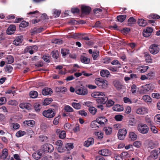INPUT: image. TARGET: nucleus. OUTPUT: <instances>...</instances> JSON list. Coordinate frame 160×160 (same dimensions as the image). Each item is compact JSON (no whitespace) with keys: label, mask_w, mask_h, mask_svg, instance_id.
<instances>
[{"label":"nucleus","mask_w":160,"mask_h":160,"mask_svg":"<svg viewBox=\"0 0 160 160\" xmlns=\"http://www.w3.org/2000/svg\"><path fill=\"white\" fill-rule=\"evenodd\" d=\"M8 153V150L6 148L3 149L2 151V154L1 156V158L4 160H8V158L7 157Z\"/></svg>","instance_id":"nucleus-18"},{"label":"nucleus","mask_w":160,"mask_h":160,"mask_svg":"<svg viewBox=\"0 0 160 160\" xmlns=\"http://www.w3.org/2000/svg\"><path fill=\"white\" fill-rule=\"evenodd\" d=\"M88 52L90 54H91L93 59L94 60H97L99 59L100 57V52L98 50H94L92 51V49L88 50Z\"/></svg>","instance_id":"nucleus-4"},{"label":"nucleus","mask_w":160,"mask_h":160,"mask_svg":"<svg viewBox=\"0 0 160 160\" xmlns=\"http://www.w3.org/2000/svg\"><path fill=\"white\" fill-rule=\"evenodd\" d=\"M108 85V81L106 80H103L102 83V85L101 88H106L107 87Z\"/></svg>","instance_id":"nucleus-61"},{"label":"nucleus","mask_w":160,"mask_h":160,"mask_svg":"<svg viewBox=\"0 0 160 160\" xmlns=\"http://www.w3.org/2000/svg\"><path fill=\"white\" fill-rule=\"evenodd\" d=\"M133 145L136 147L139 148L141 146V142L140 141H136L133 143Z\"/></svg>","instance_id":"nucleus-60"},{"label":"nucleus","mask_w":160,"mask_h":160,"mask_svg":"<svg viewBox=\"0 0 160 160\" xmlns=\"http://www.w3.org/2000/svg\"><path fill=\"white\" fill-rule=\"evenodd\" d=\"M103 130L107 135L111 134L112 132V128L110 127H105L104 128Z\"/></svg>","instance_id":"nucleus-30"},{"label":"nucleus","mask_w":160,"mask_h":160,"mask_svg":"<svg viewBox=\"0 0 160 160\" xmlns=\"http://www.w3.org/2000/svg\"><path fill=\"white\" fill-rule=\"evenodd\" d=\"M75 92L78 94L84 95L87 94L88 91L86 88L82 87L77 88L75 90Z\"/></svg>","instance_id":"nucleus-6"},{"label":"nucleus","mask_w":160,"mask_h":160,"mask_svg":"<svg viewBox=\"0 0 160 160\" xmlns=\"http://www.w3.org/2000/svg\"><path fill=\"white\" fill-rule=\"evenodd\" d=\"M137 128L139 132L142 134H146L149 131L148 126L142 123L138 124Z\"/></svg>","instance_id":"nucleus-1"},{"label":"nucleus","mask_w":160,"mask_h":160,"mask_svg":"<svg viewBox=\"0 0 160 160\" xmlns=\"http://www.w3.org/2000/svg\"><path fill=\"white\" fill-rule=\"evenodd\" d=\"M113 84L118 90L123 89V86L119 81L115 80L113 81Z\"/></svg>","instance_id":"nucleus-17"},{"label":"nucleus","mask_w":160,"mask_h":160,"mask_svg":"<svg viewBox=\"0 0 160 160\" xmlns=\"http://www.w3.org/2000/svg\"><path fill=\"white\" fill-rule=\"evenodd\" d=\"M126 15H120L118 16L117 17V20L119 22H123L126 18Z\"/></svg>","instance_id":"nucleus-32"},{"label":"nucleus","mask_w":160,"mask_h":160,"mask_svg":"<svg viewBox=\"0 0 160 160\" xmlns=\"http://www.w3.org/2000/svg\"><path fill=\"white\" fill-rule=\"evenodd\" d=\"M72 105L74 108L76 109H80L81 108V104L79 102H73L72 103Z\"/></svg>","instance_id":"nucleus-36"},{"label":"nucleus","mask_w":160,"mask_h":160,"mask_svg":"<svg viewBox=\"0 0 160 160\" xmlns=\"http://www.w3.org/2000/svg\"><path fill=\"white\" fill-rule=\"evenodd\" d=\"M96 121H98L101 126L104 125L105 123L108 121V120L104 116H101L98 117L96 119Z\"/></svg>","instance_id":"nucleus-14"},{"label":"nucleus","mask_w":160,"mask_h":160,"mask_svg":"<svg viewBox=\"0 0 160 160\" xmlns=\"http://www.w3.org/2000/svg\"><path fill=\"white\" fill-rule=\"evenodd\" d=\"M129 137L132 140H135L137 138L136 134L134 132H132L129 133Z\"/></svg>","instance_id":"nucleus-39"},{"label":"nucleus","mask_w":160,"mask_h":160,"mask_svg":"<svg viewBox=\"0 0 160 160\" xmlns=\"http://www.w3.org/2000/svg\"><path fill=\"white\" fill-rule=\"evenodd\" d=\"M127 133V132L126 129L123 128L119 129L118 134V138L120 140L123 139L125 138Z\"/></svg>","instance_id":"nucleus-8"},{"label":"nucleus","mask_w":160,"mask_h":160,"mask_svg":"<svg viewBox=\"0 0 160 160\" xmlns=\"http://www.w3.org/2000/svg\"><path fill=\"white\" fill-rule=\"evenodd\" d=\"M139 71L141 73H143L146 72L149 68V67L146 66H142L140 67Z\"/></svg>","instance_id":"nucleus-44"},{"label":"nucleus","mask_w":160,"mask_h":160,"mask_svg":"<svg viewBox=\"0 0 160 160\" xmlns=\"http://www.w3.org/2000/svg\"><path fill=\"white\" fill-rule=\"evenodd\" d=\"M53 13L55 18L58 17L60 15L61 13V11L56 9H54L53 10Z\"/></svg>","instance_id":"nucleus-54"},{"label":"nucleus","mask_w":160,"mask_h":160,"mask_svg":"<svg viewBox=\"0 0 160 160\" xmlns=\"http://www.w3.org/2000/svg\"><path fill=\"white\" fill-rule=\"evenodd\" d=\"M19 43H22L23 41V36H19L17 37L15 39Z\"/></svg>","instance_id":"nucleus-56"},{"label":"nucleus","mask_w":160,"mask_h":160,"mask_svg":"<svg viewBox=\"0 0 160 160\" xmlns=\"http://www.w3.org/2000/svg\"><path fill=\"white\" fill-rule=\"evenodd\" d=\"M38 95V92L35 91H31L29 93L30 97L32 98H36Z\"/></svg>","instance_id":"nucleus-31"},{"label":"nucleus","mask_w":160,"mask_h":160,"mask_svg":"<svg viewBox=\"0 0 160 160\" xmlns=\"http://www.w3.org/2000/svg\"><path fill=\"white\" fill-rule=\"evenodd\" d=\"M42 114L45 117L50 118L55 116V113L52 109H49L48 110L44 111L42 112Z\"/></svg>","instance_id":"nucleus-3"},{"label":"nucleus","mask_w":160,"mask_h":160,"mask_svg":"<svg viewBox=\"0 0 160 160\" xmlns=\"http://www.w3.org/2000/svg\"><path fill=\"white\" fill-rule=\"evenodd\" d=\"M82 34L80 33H75L73 34L72 36L71 37L74 38L76 39V38H81L82 37Z\"/></svg>","instance_id":"nucleus-46"},{"label":"nucleus","mask_w":160,"mask_h":160,"mask_svg":"<svg viewBox=\"0 0 160 160\" xmlns=\"http://www.w3.org/2000/svg\"><path fill=\"white\" fill-rule=\"evenodd\" d=\"M153 90V88L150 84H146L143 87L142 90V92L144 94L147 93L150 91Z\"/></svg>","instance_id":"nucleus-12"},{"label":"nucleus","mask_w":160,"mask_h":160,"mask_svg":"<svg viewBox=\"0 0 160 160\" xmlns=\"http://www.w3.org/2000/svg\"><path fill=\"white\" fill-rule=\"evenodd\" d=\"M136 20L133 17L130 18L128 20L127 25L129 26L132 27L136 23Z\"/></svg>","instance_id":"nucleus-22"},{"label":"nucleus","mask_w":160,"mask_h":160,"mask_svg":"<svg viewBox=\"0 0 160 160\" xmlns=\"http://www.w3.org/2000/svg\"><path fill=\"white\" fill-rule=\"evenodd\" d=\"M39 138H40V140L42 142H47L46 140L47 139V137L45 136L41 135L39 136Z\"/></svg>","instance_id":"nucleus-58"},{"label":"nucleus","mask_w":160,"mask_h":160,"mask_svg":"<svg viewBox=\"0 0 160 160\" xmlns=\"http://www.w3.org/2000/svg\"><path fill=\"white\" fill-rule=\"evenodd\" d=\"M95 134L98 137L99 139H101L103 138V133L102 132H95Z\"/></svg>","instance_id":"nucleus-52"},{"label":"nucleus","mask_w":160,"mask_h":160,"mask_svg":"<svg viewBox=\"0 0 160 160\" xmlns=\"http://www.w3.org/2000/svg\"><path fill=\"white\" fill-rule=\"evenodd\" d=\"M121 68V66L118 65L117 67H110L108 68L109 69L112 71V72H115L117 70L118 68Z\"/></svg>","instance_id":"nucleus-57"},{"label":"nucleus","mask_w":160,"mask_h":160,"mask_svg":"<svg viewBox=\"0 0 160 160\" xmlns=\"http://www.w3.org/2000/svg\"><path fill=\"white\" fill-rule=\"evenodd\" d=\"M159 48L158 45L153 44L150 45L149 48V51L153 54H157L159 51Z\"/></svg>","instance_id":"nucleus-5"},{"label":"nucleus","mask_w":160,"mask_h":160,"mask_svg":"<svg viewBox=\"0 0 160 160\" xmlns=\"http://www.w3.org/2000/svg\"><path fill=\"white\" fill-rule=\"evenodd\" d=\"M153 31V29L152 27L147 28L143 32V36L145 37H149L151 35V33Z\"/></svg>","instance_id":"nucleus-10"},{"label":"nucleus","mask_w":160,"mask_h":160,"mask_svg":"<svg viewBox=\"0 0 160 160\" xmlns=\"http://www.w3.org/2000/svg\"><path fill=\"white\" fill-rule=\"evenodd\" d=\"M91 10L90 7L89 6H82L81 7V11L82 14H89Z\"/></svg>","instance_id":"nucleus-15"},{"label":"nucleus","mask_w":160,"mask_h":160,"mask_svg":"<svg viewBox=\"0 0 160 160\" xmlns=\"http://www.w3.org/2000/svg\"><path fill=\"white\" fill-rule=\"evenodd\" d=\"M4 69L6 71L8 72V73H10L13 70V68L11 65H7L5 67Z\"/></svg>","instance_id":"nucleus-43"},{"label":"nucleus","mask_w":160,"mask_h":160,"mask_svg":"<svg viewBox=\"0 0 160 160\" xmlns=\"http://www.w3.org/2000/svg\"><path fill=\"white\" fill-rule=\"evenodd\" d=\"M19 106L22 108H26L28 110L31 108V105L29 103H22L19 105Z\"/></svg>","instance_id":"nucleus-24"},{"label":"nucleus","mask_w":160,"mask_h":160,"mask_svg":"<svg viewBox=\"0 0 160 160\" xmlns=\"http://www.w3.org/2000/svg\"><path fill=\"white\" fill-rule=\"evenodd\" d=\"M98 153L102 156H108L111 155V152L108 149H103L99 150Z\"/></svg>","instance_id":"nucleus-16"},{"label":"nucleus","mask_w":160,"mask_h":160,"mask_svg":"<svg viewBox=\"0 0 160 160\" xmlns=\"http://www.w3.org/2000/svg\"><path fill=\"white\" fill-rule=\"evenodd\" d=\"M145 58L146 61L147 62H151L152 61V59L150 55L148 54V53L146 52L145 55Z\"/></svg>","instance_id":"nucleus-45"},{"label":"nucleus","mask_w":160,"mask_h":160,"mask_svg":"<svg viewBox=\"0 0 160 160\" xmlns=\"http://www.w3.org/2000/svg\"><path fill=\"white\" fill-rule=\"evenodd\" d=\"M52 92V89L48 88H44L42 90V93L43 95H51Z\"/></svg>","instance_id":"nucleus-13"},{"label":"nucleus","mask_w":160,"mask_h":160,"mask_svg":"<svg viewBox=\"0 0 160 160\" xmlns=\"http://www.w3.org/2000/svg\"><path fill=\"white\" fill-rule=\"evenodd\" d=\"M154 73L152 72H151L147 74V79H151L154 78Z\"/></svg>","instance_id":"nucleus-53"},{"label":"nucleus","mask_w":160,"mask_h":160,"mask_svg":"<svg viewBox=\"0 0 160 160\" xmlns=\"http://www.w3.org/2000/svg\"><path fill=\"white\" fill-rule=\"evenodd\" d=\"M138 23L140 26L144 27L147 24V22L143 19H141L138 20Z\"/></svg>","instance_id":"nucleus-35"},{"label":"nucleus","mask_w":160,"mask_h":160,"mask_svg":"<svg viewBox=\"0 0 160 160\" xmlns=\"http://www.w3.org/2000/svg\"><path fill=\"white\" fill-rule=\"evenodd\" d=\"M51 55L52 58L55 60L58 59L59 57V52L58 50H55L51 52Z\"/></svg>","instance_id":"nucleus-27"},{"label":"nucleus","mask_w":160,"mask_h":160,"mask_svg":"<svg viewBox=\"0 0 160 160\" xmlns=\"http://www.w3.org/2000/svg\"><path fill=\"white\" fill-rule=\"evenodd\" d=\"M25 124H26L28 126L30 127H32L35 124V122L33 120H29L25 121L24 122Z\"/></svg>","instance_id":"nucleus-47"},{"label":"nucleus","mask_w":160,"mask_h":160,"mask_svg":"<svg viewBox=\"0 0 160 160\" xmlns=\"http://www.w3.org/2000/svg\"><path fill=\"white\" fill-rule=\"evenodd\" d=\"M148 18L149 19H158L160 18V16L157 14L152 13L148 16Z\"/></svg>","instance_id":"nucleus-38"},{"label":"nucleus","mask_w":160,"mask_h":160,"mask_svg":"<svg viewBox=\"0 0 160 160\" xmlns=\"http://www.w3.org/2000/svg\"><path fill=\"white\" fill-rule=\"evenodd\" d=\"M137 122V120L134 118H130L128 122L129 125L131 126H135Z\"/></svg>","instance_id":"nucleus-40"},{"label":"nucleus","mask_w":160,"mask_h":160,"mask_svg":"<svg viewBox=\"0 0 160 160\" xmlns=\"http://www.w3.org/2000/svg\"><path fill=\"white\" fill-rule=\"evenodd\" d=\"M81 60L82 63L86 64H88L90 62V60L89 58H88L86 57L82 56L81 57Z\"/></svg>","instance_id":"nucleus-29"},{"label":"nucleus","mask_w":160,"mask_h":160,"mask_svg":"<svg viewBox=\"0 0 160 160\" xmlns=\"http://www.w3.org/2000/svg\"><path fill=\"white\" fill-rule=\"evenodd\" d=\"M42 153L43 152L42 150H38L32 154V157L36 160H39L42 157Z\"/></svg>","instance_id":"nucleus-9"},{"label":"nucleus","mask_w":160,"mask_h":160,"mask_svg":"<svg viewBox=\"0 0 160 160\" xmlns=\"http://www.w3.org/2000/svg\"><path fill=\"white\" fill-rule=\"evenodd\" d=\"M136 86L135 84H133L131 87V91L132 93H134L136 92Z\"/></svg>","instance_id":"nucleus-62"},{"label":"nucleus","mask_w":160,"mask_h":160,"mask_svg":"<svg viewBox=\"0 0 160 160\" xmlns=\"http://www.w3.org/2000/svg\"><path fill=\"white\" fill-rule=\"evenodd\" d=\"M58 151L60 153L64 152L66 150L65 148L62 147H57Z\"/></svg>","instance_id":"nucleus-63"},{"label":"nucleus","mask_w":160,"mask_h":160,"mask_svg":"<svg viewBox=\"0 0 160 160\" xmlns=\"http://www.w3.org/2000/svg\"><path fill=\"white\" fill-rule=\"evenodd\" d=\"M103 80L102 78H96L95 80V82L97 85L101 87Z\"/></svg>","instance_id":"nucleus-34"},{"label":"nucleus","mask_w":160,"mask_h":160,"mask_svg":"<svg viewBox=\"0 0 160 160\" xmlns=\"http://www.w3.org/2000/svg\"><path fill=\"white\" fill-rule=\"evenodd\" d=\"M112 108L114 111L117 112H120L123 110V108L122 106L118 104L115 105Z\"/></svg>","instance_id":"nucleus-28"},{"label":"nucleus","mask_w":160,"mask_h":160,"mask_svg":"<svg viewBox=\"0 0 160 160\" xmlns=\"http://www.w3.org/2000/svg\"><path fill=\"white\" fill-rule=\"evenodd\" d=\"M29 25V23L25 21H22L19 25V27L22 28H25Z\"/></svg>","instance_id":"nucleus-41"},{"label":"nucleus","mask_w":160,"mask_h":160,"mask_svg":"<svg viewBox=\"0 0 160 160\" xmlns=\"http://www.w3.org/2000/svg\"><path fill=\"white\" fill-rule=\"evenodd\" d=\"M64 110L67 112H73V109L68 105L66 106L64 108Z\"/></svg>","instance_id":"nucleus-49"},{"label":"nucleus","mask_w":160,"mask_h":160,"mask_svg":"<svg viewBox=\"0 0 160 160\" xmlns=\"http://www.w3.org/2000/svg\"><path fill=\"white\" fill-rule=\"evenodd\" d=\"M154 119L157 123L160 124V114L156 115L154 117Z\"/></svg>","instance_id":"nucleus-55"},{"label":"nucleus","mask_w":160,"mask_h":160,"mask_svg":"<svg viewBox=\"0 0 160 160\" xmlns=\"http://www.w3.org/2000/svg\"><path fill=\"white\" fill-rule=\"evenodd\" d=\"M66 133L64 131H62L59 134V137L60 138L63 139L66 137Z\"/></svg>","instance_id":"nucleus-64"},{"label":"nucleus","mask_w":160,"mask_h":160,"mask_svg":"<svg viewBox=\"0 0 160 160\" xmlns=\"http://www.w3.org/2000/svg\"><path fill=\"white\" fill-rule=\"evenodd\" d=\"M147 110L144 108H139L137 110L136 112L139 114H144L147 113Z\"/></svg>","instance_id":"nucleus-26"},{"label":"nucleus","mask_w":160,"mask_h":160,"mask_svg":"<svg viewBox=\"0 0 160 160\" xmlns=\"http://www.w3.org/2000/svg\"><path fill=\"white\" fill-rule=\"evenodd\" d=\"M16 27L15 25H10L8 28L6 32L7 34L11 35L12 33V32L15 31Z\"/></svg>","instance_id":"nucleus-20"},{"label":"nucleus","mask_w":160,"mask_h":160,"mask_svg":"<svg viewBox=\"0 0 160 160\" xmlns=\"http://www.w3.org/2000/svg\"><path fill=\"white\" fill-rule=\"evenodd\" d=\"M152 98L157 99H159L160 98V94L158 93H152Z\"/></svg>","instance_id":"nucleus-59"},{"label":"nucleus","mask_w":160,"mask_h":160,"mask_svg":"<svg viewBox=\"0 0 160 160\" xmlns=\"http://www.w3.org/2000/svg\"><path fill=\"white\" fill-rule=\"evenodd\" d=\"M100 73L101 76L104 78L108 77L110 74L109 72L107 70H102L100 71Z\"/></svg>","instance_id":"nucleus-23"},{"label":"nucleus","mask_w":160,"mask_h":160,"mask_svg":"<svg viewBox=\"0 0 160 160\" xmlns=\"http://www.w3.org/2000/svg\"><path fill=\"white\" fill-rule=\"evenodd\" d=\"M90 126L92 128L96 129L97 128H98L101 127V125L98 122V121H94L91 122Z\"/></svg>","instance_id":"nucleus-25"},{"label":"nucleus","mask_w":160,"mask_h":160,"mask_svg":"<svg viewBox=\"0 0 160 160\" xmlns=\"http://www.w3.org/2000/svg\"><path fill=\"white\" fill-rule=\"evenodd\" d=\"M44 30L43 28H37L35 27L33 29H31L30 33L31 35L32 36L35 34L40 33Z\"/></svg>","instance_id":"nucleus-11"},{"label":"nucleus","mask_w":160,"mask_h":160,"mask_svg":"<svg viewBox=\"0 0 160 160\" xmlns=\"http://www.w3.org/2000/svg\"><path fill=\"white\" fill-rule=\"evenodd\" d=\"M94 143V140L92 138H89L88 140L85 142L84 145L85 146L88 147L90 145H92Z\"/></svg>","instance_id":"nucleus-19"},{"label":"nucleus","mask_w":160,"mask_h":160,"mask_svg":"<svg viewBox=\"0 0 160 160\" xmlns=\"http://www.w3.org/2000/svg\"><path fill=\"white\" fill-rule=\"evenodd\" d=\"M155 147V144L152 141H150L148 144V148L150 149H153Z\"/></svg>","instance_id":"nucleus-51"},{"label":"nucleus","mask_w":160,"mask_h":160,"mask_svg":"<svg viewBox=\"0 0 160 160\" xmlns=\"http://www.w3.org/2000/svg\"><path fill=\"white\" fill-rule=\"evenodd\" d=\"M26 134L25 132L22 131H19L16 133V135L18 137H20Z\"/></svg>","instance_id":"nucleus-50"},{"label":"nucleus","mask_w":160,"mask_h":160,"mask_svg":"<svg viewBox=\"0 0 160 160\" xmlns=\"http://www.w3.org/2000/svg\"><path fill=\"white\" fill-rule=\"evenodd\" d=\"M101 102L103 104L106 103V105L107 107H109L112 106L114 103L113 101H98V102Z\"/></svg>","instance_id":"nucleus-21"},{"label":"nucleus","mask_w":160,"mask_h":160,"mask_svg":"<svg viewBox=\"0 0 160 160\" xmlns=\"http://www.w3.org/2000/svg\"><path fill=\"white\" fill-rule=\"evenodd\" d=\"M41 150L43 152H51L53 151L54 148L53 146L50 144L45 143L42 146Z\"/></svg>","instance_id":"nucleus-2"},{"label":"nucleus","mask_w":160,"mask_h":160,"mask_svg":"<svg viewBox=\"0 0 160 160\" xmlns=\"http://www.w3.org/2000/svg\"><path fill=\"white\" fill-rule=\"evenodd\" d=\"M34 108L36 112H38L40 111L42 107L40 104L38 103H36L34 104Z\"/></svg>","instance_id":"nucleus-37"},{"label":"nucleus","mask_w":160,"mask_h":160,"mask_svg":"<svg viewBox=\"0 0 160 160\" xmlns=\"http://www.w3.org/2000/svg\"><path fill=\"white\" fill-rule=\"evenodd\" d=\"M104 94V93L102 92H96L92 93L91 96L96 98L95 100H105L103 97H100V96H103Z\"/></svg>","instance_id":"nucleus-7"},{"label":"nucleus","mask_w":160,"mask_h":160,"mask_svg":"<svg viewBox=\"0 0 160 160\" xmlns=\"http://www.w3.org/2000/svg\"><path fill=\"white\" fill-rule=\"evenodd\" d=\"M69 53V50L67 49H63L61 50V53L62 56H65Z\"/></svg>","instance_id":"nucleus-42"},{"label":"nucleus","mask_w":160,"mask_h":160,"mask_svg":"<svg viewBox=\"0 0 160 160\" xmlns=\"http://www.w3.org/2000/svg\"><path fill=\"white\" fill-rule=\"evenodd\" d=\"M6 60L8 64H11L14 62V58L11 55H8L6 57Z\"/></svg>","instance_id":"nucleus-33"},{"label":"nucleus","mask_w":160,"mask_h":160,"mask_svg":"<svg viewBox=\"0 0 160 160\" xmlns=\"http://www.w3.org/2000/svg\"><path fill=\"white\" fill-rule=\"evenodd\" d=\"M88 110L93 115H94L97 111V109L93 107H89Z\"/></svg>","instance_id":"nucleus-48"}]
</instances>
